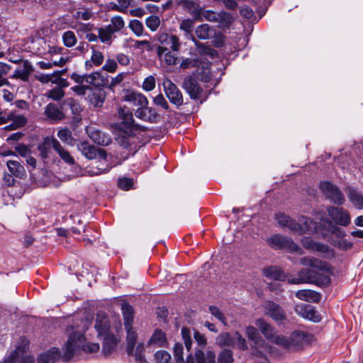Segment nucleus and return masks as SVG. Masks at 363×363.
<instances>
[{
    "instance_id": "nucleus-1",
    "label": "nucleus",
    "mask_w": 363,
    "mask_h": 363,
    "mask_svg": "<svg viewBox=\"0 0 363 363\" xmlns=\"http://www.w3.org/2000/svg\"><path fill=\"white\" fill-rule=\"evenodd\" d=\"M79 347H82V350L86 352H96L100 348L98 343L84 342V335L79 332H74L69 336L60 359L69 360L73 357L75 350Z\"/></svg>"
},
{
    "instance_id": "nucleus-2",
    "label": "nucleus",
    "mask_w": 363,
    "mask_h": 363,
    "mask_svg": "<svg viewBox=\"0 0 363 363\" xmlns=\"http://www.w3.org/2000/svg\"><path fill=\"white\" fill-rule=\"evenodd\" d=\"M77 149L88 160H94L97 157H100L99 162H104L106 163V167H97L96 169L88 170V172L91 176H96L106 173L111 169L107 160V154L104 150L97 148L86 141L79 143L77 145Z\"/></svg>"
},
{
    "instance_id": "nucleus-3",
    "label": "nucleus",
    "mask_w": 363,
    "mask_h": 363,
    "mask_svg": "<svg viewBox=\"0 0 363 363\" xmlns=\"http://www.w3.org/2000/svg\"><path fill=\"white\" fill-rule=\"evenodd\" d=\"M313 340V335L302 330L294 331L289 337L283 335L278 345L288 350H299Z\"/></svg>"
},
{
    "instance_id": "nucleus-4",
    "label": "nucleus",
    "mask_w": 363,
    "mask_h": 363,
    "mask_svg": "<svg viewBox=\"0 0 363 363\" xmlns=\"http://www.w3.org/2000/svg\"><path fill=\"white\" fill-rule=\"evenodd\" d=\"M297 278L288 279L287 281L291 284H328L330 282L328 276H322L315 272L312 269H302L298 272Z\"/></svg>"
},
{
    "instance_id": "nucleus-5",
    "label": "nucleus",
    "mask_w": 363,
    "mask_h": 363,
    "mask_svg": "<svg viewBox=\"0 0 363 363\" xmlns=\"http://www.w3.org/2000/svg\"><path fill=\"white\" fill-rule=\"evenodd\" d=\"M268 245L274 249L285 250L290 252L303 253V250L291 239L281 235H274L267 240Z\"/></svg>"
},
{
    "instance_id": "nucleus-6",
    "label": "nucleus",
    "mask_w": 363,
    "mask_h": 363,
    "mask_svg": "<svg viewBox=\"0 0 363 363\" xmlns=\"http://www.w3.org/2000/svg\"><path fill=\"white\" fill-rule=\"evenodd\" d=\"M194 26V20L189 18L182 20L179 23V29L185 33V35L188 39L191 40L194 43L200 54L213 55V52H215V50L206 47L203 43L198 41L191 34Z\"/></svg>"
},
{
    "instance_id": "nucleus-7",
    "label": "nucleus",
    "mask_w": 363,
    "mask_h": 363,
    "mask_svg": "<svg viewBox=\"0 0 363 363\" xmlns=\"http://www.w3.org/2000/svg\"><path fill=\"white\" fill-rule=\"evenodd\" d=\"M164 91L170 103L180 106L183 104V95L178 87L168 78H165L162 83Z\"/></svg>"
},
{
    "instance_id": "nucleus-8",
    "label": "nucleus",
    "mask_w": 363,
    "mask_h": 363,
    "mask_svg": "<svg viewBox=\"0 0 363 363\" xmlns=\"http://www.w3.org/2000/svg\"><path fill=\"white\" fill-rule=\"evenodd\" d=\"M324 195L335 204L342 205L345 199L343 194L334 184L329 182H322L320 185Z\"/></svg>"
},
{
    "instance_id": "nucleus-9",
    "label": "nucleus",
    "mask_w": 363,
    "mask_h": 363,
    "mask_svg": "<svg viewBox=\"0 0 363 363\" xmlns=\"http://www.w3.org/2000/svg\"><path fill=\"white\" fill-rule=\"evenodd\" d=\"M327 212L336 225L347 226L350 223V213L342 208L330 206L328 207Z\"/></svg>"
},
{
    "instance_id": "nucleus-10",
    "label": "nucleus",
    "mask_w": 363,
    "mask_h": 363,
    "mask_svg": "<svg viewBox=\"0 0 363 363\" xmlns=\"http://www.w3.org/2000/svg\"><path fill=\"white\" fill-rule=\"evenodd\" d=\"M255 324L266 339L278 345V342L279 338L282 337V335H278L275 328L262 318L257 319Z\"/></svg>"
},
{
    "instance_id": "nucleus-11",
    "label": "nucleus",
    "mask_w": 363,
    "mask_h": 363,
    "mask_svg": "<svg viewBox=\"0 0 363 363\" xmlns=\"http://www.w3.org/2000/svg\"><path fill=\"white\" fill-rule=\"evenodd\" d=\"M295 312L304 319L318 323L321 320V316L313 306L300 303L297 304L294 308Z\"/></svg>"
},
{
    "instance_id": "nucleus-12",
    "label": "nucleus",
    "mask_w": 363,
    "mask_h": 363,
    "mask_svg": "<svg viewBox=\"0 0 363 363\" xmlns=\"http://www.w3.org/2000/svg\"><path fill=\"white\" fill-rule=\"evenodd\" d=\"M186 363H216V354L210 348L206 350H196L194 357L189 354Z\"/></svg>"
},
{
    "instance_id": "nucleus-13",
    "label": "nucleus",
    "mask_w": 363,
    "mask_h": 363,
    "mask_svg": "<svg viewBox=\"0 0 363 363\" xmlns=\"http://www.w3.org/2000/svg\"><path fill=\"white\" fill-rule=\"evenodd\" d=\"M318 223L311 218L302 216L298 221H296V229L294 233L301 235L303 233H311L316 231Z\"/></svg>"
},
{
    "instance_id": "nucleus-14",
    "label": "nucleus",
    "mask_w": 363,
    "mask_h": 363,
    "mask_svg": "<svg viewBox=\"0 0 363 363\" xmlns=\"http://www.w3.org/2000/svg\"><path fill=\"white\" fill-rule=\"evenodd\" d=\"M94 328L97 332V336L99 338L110 334L113 331L111 328V323L108 316L101 313H98L96 314Z\"/></svg>"
},
{
    "instance_id": "nucleus-15",
    "label": "nucleus",
    "mask_w": 363,
    "mask_h": 363,
    "mask_svg": "<svg viewBox=\"0 0 363 363\" xmlns=\"http://www.w3.org/2000/svg\"><path fill=\"white\" fill-rule=\"evenodd\" d=\"M61 352L57 347H52L46 353L41 354L38 360V363H55L60 359ZM18 363H33L31 357H26L22 359Z\"/></svg>"
},
{
    "instance_id": "nucleus-16",
    "label": "nucleus",
    "mask_w": 363,
    "mask_h": 363,
    "mask_svg": "<svg viewBox=\"0 0 363 363\" xmlns=\"http://www.w3.org/2000/svg\"><path fill=\"white\" fill-rule=\"evenodd\" d=\"M183 88L192 99H200L202 96V88L199 86L197 80L192 76H188L184 79Z\"/></svg>"
},
{
    "instance_id": "nucleus-17",
    "label": "nucleus",
    "mask_w": 363,
    "mask_h": 363,
    "mask_svg": "<svg viewBox=\"0 0 363 363\" xmlns=\"http://www.w3.org/2000/svg\"><path fill=\"white\" fill-rule=\"evenodd\" d=\"M300 263L323 272L330 273L333 271V267L328 262L313 257H302L300 259Z\"/></svg>"
},
{
    "instance_id": "nucleus-18",
    "label": "nucleus",
    "mask_w": 363,
    "mask_h": 363,
    "mask_svg": "<svg viewBox=\"0 0 363 363\" xmlns=\"http://www.w3.org/2000/svg\"><path fill=\"white\" fill-rule=\"evenodd\" d=\"M264 313L271 317L276 322L282 321L286 318L284 311L279 304L268 301L264 304Z\"/></svg>"
},
{
    "instance_id": "nucleus-19",
    "label": "nucleus",
    "mask_w": 363,
    "mask_h": 363,
    "mask_svg": "<svg viewBox=\"0 0 363 363\" xmlns=\"http://www.w3.org/2000/svg\"><path fill=\"white\" fill-rule=\"evenodd\" d=\"M135 115L140 120L152 123H157L159 118V114L153 108L149 107L148 105L138 107Z\"/></svg>"
},
{
    "instance_id": "nucleus-20",
    "label": "nucleus",
    "mask_w": 363,
    "mask_h": 363,
    "mask_svg": "<svg viewBox=\"0 0 363 363\" xmlns=\"http://www.w3.org/2000/svg\"><path fill=\"white\" fill-rule=\"evenodd\" d=\"M157 54L160 62L165 63L166 65L173 66L179 62L177 55L172 53L169 49L165 46H158Z\"/></svg>"
},
{
    "instance_id": "nucleus-21",
    "label": "nucleus",
    "mask_w": 363,
    "mask_h": 363,
    "mask_svg": "<svg viewBox=\"0 0 363 363\" xmlns=\"http://www.w3.org/2000/svg\"><path fill=\"white\" fill-rule=\"evenodd\" d=\"M86 132L90 139L99 145L106 146L111 143V138L109 136L101 132L94 126L86 127Z\"/></svg>"
},
{
    "instance_id": "nucleus-22",
    "label": "nucleus",
    "mask_w": 363,
    "mask_h": 363,
    "mask_svg": "<svg viewBox=\"0 0 363 363\" xmlns=\"http://www.w3.org/2000/svg\"><path fill=\"white\" fill-rule=\"evenodd\" d=\"M55 151L65 163L74 166V169L77 171L76 176L80 175L82 172L81 168L75 164L74 157L70 155L68 150L61 145L59 141L55 142Z\"/></svg>"
},
{
    "instance_id": "nucleus-23",
    "label": "nucleus",
    "mask_w": 363,
    "mask_h": 363,
    "mask_svg": "<svg viewBox=\"0 0 363 363\" xmlns=\"http://www.w3.org/2000/svg\"><path fill=\"white\" fill-rule=\"evenodd\" d=\"M158 40L160 45L169 46L174 52H178L180 50L181 43L179 37L175 35L162 33L159 35Z\"/></svg>"
},
{
    "instance_id": "nucleus-24",
    "label": "nucleus",
    "mask_w": 363,
    "mask_h": 363,
    "mask_svg": "<svg viewBox=\"0 0 363 363\" xmlns=\"http://www.w3.org/2000/svg\"><path fill=\"white\" fill-rule=\"evenodd\" d=\"M123 100L139 107L148 105L149 104V101L145 95L135 91L126 93L123 96Z\"/></svg>"
},
{
    "instance_id": "nucleus-25",
    "label": "nucleus",
    "mask_w": 363,
    "mask_h": 363,
    "mask_svg": "<svg viewBox=\"0 0 363 363\" xmlns=\"http://www.w3.org/2000/svg\"><path fill=\"white\" fill-rule=\"evenodd\" d=\"M58 141L55 138L46 137L43 142L38 145V149L40 152V155L43 159L50 158L52 152L51 149L55 150V142Z\"/></svg>"
},
{
    "instance_id": "nucleus-26",
    "label": "nucleus",
    "mask_w": 363,
    "mask_h": 363,
    "mask_svg": "<svg viewBox=\"0 0 363 363\" xmlns=\"http://www.w3.org/2000/svg\"><path fill=\"white\" fill-rule=\"evenodd\" d=\"M6 119V122L9 121H12V123L10 125L5 127L6 130H16L20 127H22L24 125H26L27 122V119L23 115L17 114L16 111H12L9 113L7 115Z\"/></svg>"
},
{
    "instance_id": "nucleus-27",
    "label": "nucleus",
    "mask_w": 363,
    "mask_h": 363,
    "mask_svg": "<svg viewBox=\"0 0 363 363\" xmlns=\"http://www.w3.org/2000/svg\"><path fill=\"white\" fill-rule=\"evenodd\" d=\"M296 296L301 301L311 303H318L321 298L320 293L311 289L298 290Z\"/></svg>"
},
{
    "instance_id": "nucleus-28",
    "label": "nucleus",
    "mask_w": 363,
    "mask_h": 363,
    "mask_svg": "<svg viewBox=\"0 0 363 363\" xmlns=\"http://www.w3.org/2000/svg\"><path fill=\"white\" fill-rule=\"evenodd\" d=\"M85 82L96 87H101L108 84V79L100 72H95L86 74Z\"/></svg>"
},
{
    "instance_id": "nucleus-29",
    "label": "nucleus",
    "mask_w": 363,
    "mask_h": 363,
    "mask_svg": "<svg viewBox=\"0 0 363 363\" xmlns=\"http://www.w3.org/2000/svg\"><path fill=\"white\" fill-rule=\"evenodd\" d=\"M179 4L182 6L184 9L187 11L196 18H199L200 16L202 8H201L197 0H180Z\"/></svg>"
},
{
    "instance_id": "nucleus-30",
    "label": "nucleus",
    "mask_w": 363,
    "mask_h": 363,
    "mask_svg": "<svg viewBox=\"0 0 363 363\" xmlns=\"http://www.w3.org/2000/svg\"><path fill=\"white\" fill-rule=\"evenodd\" d=\"M32 71V65L28 62L25 61L23 67L16 69L11 77L13 79H20L24 82H27Z\"/></svg>"
},
{
    "instance_id": "nucleus-31",
    "label": "nucleus",
    "mask_w": 363,
    "mask_h": 363,
    "mask_svg": "<svg viewBox=\"0 0 363 363\" xmlns=\"http://www.w3.org/2000/svg\"><path fill=\"white\" fill-rule=\"evenodd\" d=\"M347 197L354 206L358 208H363V194L352 187L346 189Z\"/></svg>"
},
{
    "instance_id": "nucleus-32",
    "label": "nucleus",
    "mask_w": 363,
    "mask_h": 363,
    "mask_svg": "<svg viewBox=\"0 0 363 363\" xmlns=\"http://www.w3.org/2000/svg\"><path fill=\"white\" fill-rule=\"evenodd\" d=\"M264 274L266 277L277 281H285L288 279L286 275L280 268L271 266L264 269Z\"/></svg>"
},
{
    "instance_id": "nucleus-33",
    "label": "nucleus",
    "mask_w": 363,
    "mask_h": 363,
    "mask_svg": "<svg viewBox=\"0 0 363 363\" xmlns=\"http://www.w3.org/2000/svg\"><path fill=\"white\" fill-rule=\"evenodd\" d=\"M317 218L320 219L321 221L324 223L325 225V229L328 232L330 233L331 234L335 235L336 237L340 238H343L345 235V233L343 230H342L340 228L337 226V225L333 223L332 220H330L328 218H323L322 216H319L317 213L316 215Z\"/></svg>"
},
{
    "instance_id": "nucleus-34",
    "label": "nucleus",
    "mask_w": 363,
    "mask_h": 363,
    "mask_svg": "<svg viewBox=\"0 0 363 363\" xmlns=\"http://www.w3.org/2000/svg\"><path fill=\"white\" fill-rule=\"evenodd\" d=\"M45 60L38 62L36 65L41 69H50L53 67H63L67 61V58L62 56L59 58V60H54L52 57L50 60Z\"/></svg>"
},
{
    "instance_id": "nucleus-35",
    "label": "nucleus",
    "mask_w": 363,
    "mask_h": 363,
    "mask_svg": "<svg viewBox=\"0 0 363 363\" xmlns=\"http://www.w3.org/2000/svg\"><path fill=\"white\" fill-rule=\"evenodd\" d=\"M275 218L280 226L287 228L294 233L296 220L291 219L289 216L283 213L276 214Z\"/></svg>"
},
{
    "instance_id": "nucleus-36",
    "label": "nucleus",
    "mask_w": 363,
    "mask_h": 363,
    "mask_svg": "<svg viewBox=\"0 0 363 363\" xmlns=\"http://www.w3.org/2000/svg\"><path fill=\"white\" fill-rule=\"evenodd\" d=\"M103 339V348L106 353H110L117 345L119 340L113 333L108 334L101 337Z\"/></svg>"
},
{
    "instance_id": "nucleus-37",
    "label": "nucleus",
    "mask_w": 363,
    "mask_h": 363,
    "mask_svg": "<svg viewBox=\"0 0 363 363\" xmlns=\"http://www.w3.org/2000/svg\"><path fill=\"white\" fill-rule=\"evenodd\" d=\"M45 115L52 121H60L64 118L63 113L52 104H49L45 109Z\"/></svg>"
},
{
    "instance_id": "nucleus-38",
    "label": "nucleus",
    "mask_w": 363,
    "mask_h": 363,
    "mask_svg": "<svg viewBox=\"0 0 363 363\" xmlns=\"http://www.w3.org/2000/svg\"><path fill=\"white\" fill-rule=\"evenodd\" d=\"M213 30L208 24H201L196 27L195 33L198 38L207 40L213 35Z\"/></svg>"
},
{
    "instance_id": "nucleus-39",
    "label": "nucleus",
    "mask_w": 363,
    "mask_h": 363,
    "mask_svg": "<svg viewBox=\"0 0 363 363\" xmlns=\"http://www.w3.org/2000/svg\"><path fill=\"white\" fill-rule=\"evenodd\" d=\"M90 103L96 107L102 106L105 100V93L101 90L92 91L89 96Z\"/></svg>"
},
{
    "instance_id": "nucleus-40",
    "label": "nucleus",
    "mask_w": 363,
    "mask_h": 363,
    "mask_svg": "<svg viewBox=\"0 0 363 363\" xmlns=\"http://www.w3.org/2000/svg\"><path fill=\"white\" fill-rule=\"evenodd\" d=\"M127 333V351L128 354L133 352V349L137 340V333L133 330L132 325L128 328H125Z\"/></svg>"
},
{
    "instance_id": "nucleus-41",
    "label": "nucleus",
    "mask_w": 363,
    "mask_h": 363,
    "mask_svg": "<svg viewBox=\"0 0 363 363\" xmlns=\"http://www.w3.org/2000/svg\"><path fill=\"white\" fill-rule=\"evenodd\" d=\"M216 343L220 347L235 345L234 337H232L228 333H221L216 339Z\"/></svg>"
},
{
    "instance_id": "nucleus-42",
    "label": "nucleus",
    "mask_w": 363,
    "mask_h": 363,
    "mask_svg": "<svg viewBox=\"0 0 363 363\" xmlns=\"http://www.w3.org/2000/svg\"><path fill=\"white\" fill-rule=\"evenodd\" d=\"M98 37L101 43L110 45L112 41L113 34L114 33L110 27L107 26L104 28H99L97 29Z\"/></svg>"
},
{
    "instance_id": "nucleus-43",
    "label": "nucleus",
    "mask_w": 363,
    "mask_h": 363,
    "mask_svg": "<svg viewBox=\"0 0 363 363\" xmlns=\"http://www.w3.org/2000/svg\"><path fill=\"white\" fill-rule=\"evenodd\" d=\"M122 313L124 319L125 328L133 325V310L129 304H123L122 306Z\"/></svg>"
},
{
    "instance_id": "nucleus-44",
    "label": "nucleus",
    "mask_w": 363,
    "mask_h": 363,
    "mask_svg": "<svg viewBox=\"0 0 363 363\" xmlns=\"http://www.w3.org/2000/svg\"><path fill=\"white\" fill-rule=\"evenodd\" d=\"M6 164L11 174L17 177H21L24 174V168L18 161L9 160Z\"/></svg>"
},
{
    "instance_id": "nucleus-45",
    "label": "nucleus",
    "mask_w": 363,
    "mask_h": 363,
    "mask_svg": "<svg viewBox=\"0 0 363 363\" xmlns=\"http://www.w3.org/2000/svg\"><path fill=\"white\" fill-rule=\"evenodd\" d=\"M245 333L248 339L254 342L255 347H259L263 342V340L259 337L257 330L255 327H246Z\"/></svg>"
},
{
    "instance_id": "nucleus-46",
    "label": "nucleus",
    "mask_w": 363,
    "mask_h": 363,
    "mask_svg": "<svg viewBox=\"0 0 363 363\" xmlns=\"http://www.w3.org/2000/svg\"><path fill=\"white\" fill-rule=\"evenodd\" d=\"M118 113L122 122L127 126H131L133 123V114L127 107H120L118 109Z\"/></svg>"
},
{
    "instance_id": "nucleus-47",
    "label": "nucleus",
    "mask_w": 363,
    "mask_h": 363,
    "mask_svg": "<svg viewBox=\"0 0 363 363\" xmlns=\"http://www.w3.org/2000/svg\"><path fill=\"white\" fill-rule=\"evenodd\" d=\"M115 33L121 31L125 26V21L121 16H114L107 26Z\"/></svg>"
},
{
    "instance_id": "nucleus-48",
    "label": "nucleus",
    "mask_w": 363,
    "mask_h": 363,
    "mask_svg": "<svg viewBox=\"0 0 363 363\" xmlns=\"http://www.w3.org/2000/svg\"><path fill=\"white\" fill-rule=\"evenodd\" d=\"M314 251L323 253V257L326 259H333L335 256V252L333 249L330 248L328 245L317 242Z\"/></svg>"
},
{
    "instance_id": "nucleus-49",
    "label": "nucleus",
    "mask_w": 363,
    "mask_h": 363,
    "mask_svg": "<svg viewBox=\"0 0 363 363\" xmlns=\"http://www.w3.org/2000/svg\"><path fill=\"white\" fill-rule=\"evenodd\" d=\"M167 342L166 335L161 330H156L151 337L149 343L154 344L158 347H163Z\"/></svg>"
},
{
    "instance_id": "nucleus-50",
    "label": "nucleus",
    "mask_w": 363,
    "mask_h": 363,
    "mask_svg": "<svg viewBox=\"0 0 363 363\" xmlns=\"http://www.w3.org/2000/svg\"><path fill=\"white\" fill-rule=\"evenodd\" d=\"M194 337L195 340V342L196 344V350H202L206 349L207 345V339L205 335L201 333L198 330H194Z\"/></svg>"
},
{
    "instance_id": "nucleus-51",
    "label": "nucleus",
    "mask_w": 363,
    "mask_h": 363,
    "mask_svg": "<svg viewBox=\"0 0 363 363\" xmlns=\"http://www.w3.org/2000/svg\"><path fill=\"white\" fill-rule=\"evenodd\" d=\"M57 137L65 143L73 145L74 139L71 131L67 128L60 129L57 132Z\"/></svg>"
},
{
    "instance_id": "nucleus-52",
    "label": "nucleus",
    "mask_w": 363,
    "mask_h": 363,
    "mask_svg": "<svg viewBox=\"0 0 363 363\" xmlns=\"http://www.w3.org/2000/svg\"><path fill=\"white\" fill-rule=\"evenodd\" d=\"M62 40L67 48L73 47L77 43V37L73 31L68 30L63 33Z\"/></svg>"
},
{
    "instance_id": "nucleus-53",
    "label": "nucleus",
    "mask_w": 363,
    "mask_h": 363,
    "mask_svg": "<svg viewBox=\"0 0 363 363\" xmlns=\"http://www.w3.org/2000/svg\"><path fill=\"white\" fill-rule=\"evenodd\" d=\"M233 353L230 350H223L219 354L218 357V363H233Z\"/></svg>"
},
{
    "instance_id": "nucleus-54",
    "label": "nucleus",
    "mask_w": 363,
    "mask_h": 363,
    "mask_svg": "<svg viewBox=\"0 0 363 363\" xmlns=\"http://www.w3.org/2000/svg\"><path fill=\"white\" fill-rule=\"evenodd\" d=\"M218 21L223 26H227L232 23L233 18L230 13L225 11L218 12Z\"/></svg>"
},
{
    "instance_id": "nucleus-55",
    "label": "nucleus",
    "mask_w": 363,
    "mask_h": 363,
    "mask_svg": "<svg viewBox=\"0 0 363 363\" xmlns=\"http://www.w3.org/2000/svg\"><path fill=\"white\" fill-rule=\"evenodd\" d=\"M65 96V92L62 89L60 88H54L51 90L48 91L45 94V96L47 98L51 99L54 101H60Z\"/></svg>"
},
{
    "instance_id": "nucleus-56",
    "label": "nucleus",
    "mask_w": 363,
    "mask_h": 363,
    "mask_svg": "<svg viewBox=\"0 0 363 363\" xmlns=\"http://www.w3.org/2000/svg\"><path fill=\"white\" fill-rule=\"evenodd\" d=\"M146 26L151 31H156L160 25V19L158 16L152 15L146 18Z\"/></svg>"
},
{
    "instance_id": "nucleus-57",
    "label": "nucleus",
    "mask_w": 363,
    "mask_h": 363,
    "mask_svg": "<svg viewBox=\"0 0 363 363\" xmlns=\"http://www.w3.org/2000/svg\"><path fill=\"white\" fill-rule=\"evenodd\" d=\"M130 29L138 36H141L143 33L144 27L141 21L134 19L129 23Z\"/></svg>"
},
{
    "instance_id": "nucleus-58",
    "label": "nucleus",
    "mask_w": 363,
    "mask_h": 363,
    "mask_svg": "<svg viewBox=\"0 0 363 363\" xmlns=\"http://www.w3.org/2000/svg\"><path fill=\"white\" fill-rule=\"evenodd\" d=\"M218 16V15L217 12L211 10H203L202 9L199 18H203L210 22L217 23Z\"/></svg>"
},
{
    "instance_id": "nucleus-59",
    "label": "nucleus",
    "mask_w": 363,
    "mask_h": 363,
    "mask_svg": "<svg viewBox=\"0 0 363 363\" xmlns=\"http://www.w3.org/2000/svg\"><path fill=\"white\" fill-rule=\"evenodd\" d=\"M182 335L187 351H190L192 346V340L191 337L190 330L184 327L182 329Z\"/></svg>"
},
{
    "instance_id": "nucleus-60",
    "label": "nucleus",
    "mask_w": 363,
    "mask_h": 363,
    "mask_svg": "<svg viewBox=\"0 0 363 363\" xmlns=\"http://www.w3.org/2000/svg\"><path fill=\"white\" fill-rule=\"evenodd\" d=\"M90 60L93 62L94 65L98 67L103 63L104 57L102 52L95 50L94 48H92Z\"/></svg>"
},
{
    "instance_id": "nucleus-61",
    "label": "nucleus",
    "mask_w": 363,
    "mask_h": 363,
    "mask_svg": "<svg viewBox=\"0 0 363 363\" xmlns=\"http://www.w3.org/2000/svg\"><path fill=\"white\" fill-rule=\"evenodd\" d=\"M118 68V64L117 62L111 58L106 59L105 64L102 67V69L110 72L113 73L116 71Z\"/></svg>"
},
{
    "instance_id": "nucleus-62",
    "label": "nucleus",
    "mask_w": 363,
    "mask_h": 363,
    "mask_svg": "<svg viewBox=\"0 0 363 363\" xmlns=\"http://www.w3.org/2000/svg\"><path fill=\"white\" fill-rule=\"evenodd\" d=\"M174 355L177 363H184L183 357V346L180 343H176L174 347Z\"/></svg>"
},
{
    "instance_id": "nucleus-63",
    "label": "nucleus",
    "mask_w": 363,
    "mask_h": 363,
    "mask_svg": "<svg viewBox=\"0 0 363 363\" xmlns=\"http://www.w3.org/2000/svg\"><path fill=\"white\" fill-rule=\"evenodd\" d=\"M143 89L146 91H150L155 88V79L152 75L147 77L143 82Z\"/></svg>"
},
{
    "instance_id": "nucleus-64",
    "label": "nucleus",
    "mask_w": 363,
    "mask_h": 363,
    "mask_svg": "<svg viewBox=\"0 0 363 363\" xmlns=\"http://www.w3.org/2000/svg\"><path fill=\"white\" fill-rule=\"evenodd\" d=\"M157 363H168L171 359L170 354L163 350L157 351L155 354Z\"/></svg>"
}]
</instances>
